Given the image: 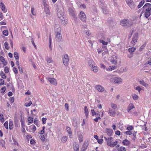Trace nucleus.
<instances>
[{
    "instance_id": "1",
    "label": "nucleus",
    "mask_w": 151,
    "mask_h": 151,
    "mask_svg": "<svg viewBox=\"0 0 151 151\" xmlns=\"http://www.w3.org/2000/svg\"><path fill=\"white\" fill-rule=\"evenodd\" d=\"M111 81L114 83L120 84L122 83V80L120 77H114L111 78Z\"/></svg>"
},
{
    "instance_id": "2",
    "label": "nucleus",
    "mask_w": 151,
    "mask_h": 151,
    "mask_svg": "<svg viewBox=\"0 0 151 151\" xmlns=\"http://www.w3.org/2000/svg\"><path fill=\"white\" fill-rule=\"evenodd\" d=\"M120 24L123 26L129 27L132 24L130 23L127 19H124L121 20L120 22Z\"/></svg>"
},
{
    "instance_id": "3",
    "label": "nucleus",
    "mask_w": 151,
    "mask_h": 151,
    "mask_svg": "<svg viewBox=\"0 0 151 151\" xmlns=\"http://www.w3.org/2000/svg\"><path fill=\"white\" fill-rule=\"evenodd\" d=\"M69 56L68 55L66 54L63 55V64L65 66H67L68 65L69 61Z\"/></svg>"
},
{
    "instance_id": "4",
    "label": "nucleus",
    "mask_w": 151,
    "mask_h": 151,
    "mask_svg": "<svg viewBox=\"0 0 151 151\" xmlns=\"http://www.w3.org/2000/svg\"><path fill=\"white\" fill-rule=\"evenodd\" d=\"M80 19L83 22H86V16L85 14L82 11L80 12L79 15Z\"/></svg>"
},
{
    "instance_id": "5",
    "label": "nucleus",
    "mask_w": 151,
    "mask_h": 151,
    "mask_svg": "<svg viewBox=\"0 0 151 151\" xmlns=\"http://www.w3.org/2000/svg\"><path fill=\"white\" fill-rule=\"evenodd\" d=\"M138 34L137 33H135L132 37V41L131 42V43L133 45L135 44V43L137 42L138 40Z\"/></svg>"
},
{
    "instance_id": "6",
    "label": "nucleus",
    "mask_w": 151,
    "mask_h": 151,
    "mask_svg": "<svg viewBox=\"0 0 151 151\" xmlns=\"http://www.w3.org/2000/svg\"><path fill=\"white\" fill-rule=\"evenodd\" d=\"M58 16L60 19H62L65 17V15L64 14L63 9V10H60L58 9Z\"/></svg>"
},
{
    "instance_id": "7",
    "label": "nucleus",
    "mask_w": 151,
    "mask_h": 151,
    "mask_svg": "<svg viewBox=\"0 0 151 151\" xmlns=\"http://www.w3.org/2000/svg\"><path fill=\"white\" fill-rule=\"evenodd\" d=\"M78 137L80 142H81L83 141V134L82 132L79 131L77 133Z\"/></svg>"
},
{
    "instance_id": "8",
    "label": "nucleus",
    "mask_w": 151,
    "mask_h": 151,
    "mask_svg": "<svg viewBox=\"0 0 151 151\" xmlns=\"http://www.w3.org/2000/svg\"><path fill=\"white\" fill-rule=\"evenodd\" d=\"M110 61L112 64L116 65L117 64V57L116 56H113L111 57L109 60Z\"/></svg>"
},
{
    "instance_id": "9",
    "label": "nucleus",
    "mask_w": 151,
    "mask_h": 151,
    "mask_svg": "<svg viewBox=\"0 0 151 151\" xmlns=\"http://www.w3.org/2000/svg\"><path fill=\"white\" fill-rule=\"evenodd\" d=\"M36 128L33 124L29 126L28 128H26V130L29 132H34L36 130Z\"/></svg>"
},
{
    "instance_id": "10",
    "label": "nucleus",
    "mask_w": 151,
    "mask_h": 151,
    "mask_svg": "<svg viewBox=\"0 0 151 151\" xmlns=\"http://www.w3.org/2000/svg\"><path fill=\"white\" fill-rule=\"evenodd\" d=\"M61 27L59 24H56L54 26V30L55 33H61Z\"/></svg>"
},
{
    "instance_id": "11",
    "label": "nucleus",
    "mask_w": 151,
    "mask_h": 151,
    "mask_svg": "<svg viewBox=\"0 0 151 151\" xmlns=\"http://www.w3.org/2000/svg\"><path fill=\"white\" fill-rule=\"evenodd\" d=\"M145 17L147 18L151 15V8L145 9V12L144 14Z\"/></svg>"
},
{
    "instance_id": "12",
    "label": "nucleus",
    "mask_w": 151,
    "mask_h": 151,
    "mask_svg": "<svg viewBox=\"0 0 151 151\" xmlns=\"http://www.w3.org/2000/svg\"><path fill=\"white\" fill-rule=\"evenodd\" d=\"M48 81L52 84L56 86L57 84V81L54 78H47Z\"/></svg>"
},
{
    "instance_id": "13",
    "label": "nucleus",
    "mask_w": 151,
    "mask_h": 151,
    "mask_svg": "<svg viewBox=\"0 0 151 151\" xmlns=\"http://www.w3.org/2000/svg\"><path fill=\"white\" fill-rule=\"evenodd\" d=\"M56 39L58 42H60L62 39V36L61 33H55Z\"/></svg>"
},
{
    "instance_id": "14",
    "label": "nucleus",
    "mask_w": 151,
    "mask_h": 151,
    "mask_svg": "<svg viewBox=\"0 0 151 151\" xmlns=\"http://www.w3.org/2000/svg\"><path fill=\"white\" fill-rule=\"evenodd\" d=\"M104 139L106 141H107V145L110 146L111 143V140L113 139V138L112 137H110L107 138L104 137Z\"/></svg>"
},
{
    "instance_id": "15",
    "label": "nucleus",
    "mask_w": 151,
    "mask_h": 151,
    "mask_svg": "<svg viewBox=\"0 0 151 151\" xmlns=\"http://www.w3.org/2000/svg\"><path fill=\"white\" fill-rule=\"evenodd\" d=\"M0 7L2 11L5 13L7 11L6 9V8L5 5L2 3L1 2L0 3Z\"/></svg>"
},
{
    "instance_id": "16",
    "label": "nucleus",
    "mask_w": 151,
    "mask_h": 151,
    "mask_svg": "<svg viewBox=\"0 0 151 151\" xmlns=\"http://www.w3.org/2000/svg\"><path fill=\"white\" fill-rule=\"evenodd\" d=\"M0 60L3 63V66L6 65L7 64V62L5 60L4 57L2 56L0 57Z\"/></svg>"
},
{
    "instance_id": "17",
    "label": "nucleus",
    "mask_w": 151,
    "mask_h": 151,
    "mask_svg": "<svg viewBox=\"0 0 151 151\" xmlns=\"http://www.w3.org/2000/svg\"><path fill=\"white\" fill-rule=\"evenodd\" d=\"M13 121L11 119L9 120V129H12L13 128Z\"/></svg>"
},
{
    "instance_id": "18",
    "label": "nucleus",
    "mask_w": 151,
    "mask_h": 151,
    "mask_svg": "<svg viewBox=\"0 0 151 151\" xmlns=\"http://www.w3.org/2000/svg\"><path fill=\"white\" fill-rule=\"evenodd\" d=\"M134 108V106L133 104L130 103L129 104L127 108V111L129 112L132 109Z\"/></svg>"
},
{
    "instance_id": "19",
    "label": "nucleus",
    "mask_w": 151,
    "mask_h": 151,
    "mask_svg": "<svg viewBox=\"0 0 151 151\" xmlns=\"http://www.w3.org/2000/svg\"><path fill=\"white\" fill-rule=\"evenodd\" d=\"M88 65L91 68L92 67H93L95 65V64L93 60H90L88 61Z\"/></svg>"
},
{
    "instance_id": "20",
    "label": "nucleus",
    "mask_w": 151,
    "mask_h": 151,
    "mask_svg": "<svg viewBox=\"0 0 151 151\" xmlns=\"http://www.w3.org/2000/svg\"><path fill=\"white\" fill-rule=\"evenodd\" d=\"M96 88L97 90L99 92H102L103 90V87L100 85L96 86Z\"/></svg>"
},
{
    "instance_id": "21",
    "label": "nucleus",
    "mask_w": 151,
    "mask_h": 151,
    "mask_svg": "<svg viewBox=\"0 0 151 151\" xmlns=\"http://www.w3.org/2000/svg\"><path fill=\"white\" fill-rule=\"evenodd\" d=\"M44 11L46 14L47 15H49L50 13V9L48 6L44 7Z\"/></svg>"
},
{
    "instance_id": "22",
    "label": "nucleus",
    "mask_w": 151,
    "mask_h": 151,
    "mask_svg": "<svg viewBox=\"0 0 151 151\" xmlns=\"http://www.w3.org/2000/svg\"><path fill=\"white\" fill-rule=\"evenodd\" d=\"M112 132L113 131L111 129H106V133L109 136H110L111 135Z\"/></svg>"
},
{
    "instance_id": "23",
    "label": "nucleus",
    "mask_w": 151,
    "mask_h": 151,
    "mask_svg": "<svg viewBox=\"0 0 151 151\" xmlns=\"http://www.w3.org/2000/svg\"><path fill=\"white\" fill-rule=\"evenodd\" d=\"M88 146V142H84L82 146V149H83L86 150Z\"/></svg>"
},
{
    "instance_id": "24",
    "label": "nucleus",
    "mask_w": 151,
    "mask_h": 151,
    "mask_svg": "<svg viewBox=\"0 0 151 151\" xmlns=\"http://www.w3.org/2000/svg\"><path fill=\"white\" fill-rule=\"evenodd\" d=\"M68 12L70 15L74 17L75 15V13L74 12L73 9L71 8H70L68 9Z\"/></svg>"
},
{
    "instance_id": "25",
    "label": "nucleus",
    "mask_w": 151,
    "mask_h": 151,
    "mask_svg": "<svg viewBox=\"0 0 151 151\" xmlns=\"http://www.w3.org/2000/svg\"><path fill=\"white\" fill-rule=\"evenodd\" d=\"M122 143L124 145L128 146L130 144V141L127 139L124 140L122 142Z\"/></svg>"
},
{
    "instance_id": "26",
    "label": "nucleus",
    "mask_w": 151,
    "mask_h": 151,
    "mask_svg": "<svg viewBox=\"0 0 151 151\" xmlns=\"http://www.w3.org/2000/svg\"><path fill=\"white\" fill-rule=\"evenodd\" d=\"M136 48L134 47H130L128 49V51L130 54L132 53L136 50Z\"/></svg>"
},
{
    "instance_id": "27",
    "label": "nucleus",
    "mask_w": 151,
    "mask_h": 151,
    "mask_svg": "<svg viewBox=\"0 0 151 151\" xmlns=\"http://www.w3.org/2000/svg\"><path fill=\"white\" fill-rule=\"evenodd\" d=\"M61 20V22L63 25H65L67 23V19L65 17H64Z\"/></svg>"
},
{
    "instance_id": "28",
    "label": "nucleus",
    "mask_w": 151,
    "mask_h": 151,
    "mask_svg": "<svg viewBox=\"0 0 151 151\" xmlns=\"http://www.w3.org/2000/svg\"><path fill=\"white\" fill-rule=\"evenodd\" d=\"M33 118L29 116L28 118V123L27 125H29L30 124H32L33 122Z\"/></svg>"
},
{
    "instance_id": "29",
    "label": "nucleus",
    "mask_w": 151,
    "mask_h": 151,
    "mask_svg": "<svg viewBox=\"0 0 151 151\" xmlns=\"http://www.w3.org/2000/svg\"><path fill=\"white\" fill-rule=\"evenodd\" d=\"M108 113L109 114L110 116H114L115 114V111L109 109L108 111Z\"/></svg>"
},
{
    "instance_id": "30",
    "label": "nucleus",
    "mask_w": 151,
    "mask_h": 151,
    "mask_svg": "<svg viewBox=\"0 0 151 151\" xmlns=\"http://www.w3.org/2000/svg\"><path fill=\"white\" fill-rule=\"evenodd\" d=\"M128 4L129 5V6L131 9H134L135 6V5L133 1H132V2L130 3H129Z\"/></svg>"
},
{
    "instance_id": "31",
    "label": "nucleus",
    "mask_w": 151,
    "mask_h": 151,
    "mask_svg": "<svg viewBox=\"0 0 151 151\" xmlns=\"http://www.w3.org/2000/svg\"><path fill=\"white\" fill-rule=\"evenodd\" d=\"M151 4L150 3H147L146 4L143 6V9H148L149 8H151L150 7L151 6Z\"/></svg>"
},
{
    "instance_id": "32",
    "label": "nucleus",
    "mask_w": 151,
    "mask_h": 151,
    "mask_svg": "<svg viewBox=\"0 0 151 151\" xmlns=\"http://www.w3.org/2000/svg\"><path fill=\"white\" fill-rule=\"evenodd\" d=\"M73 148L75 151H78L79 146L78 144H74L73 145Z\"/></svg>"
},
{
    "instance_id": "33",
    "label": "nucleus",
    "mask_w": 151,
    "mask_h": 151,
    "mask_svg": "<svg viewBox=\"0 0 151 151\" xmlns=\"http://www.w3.org/2000/svg\"><path fill=\"white\" fill-rule=\"evenodd\" d=\"M84 111L86 117H87L88 115V111L87 106H85L84 107Z\"/></svg>"
},
{
    "instance_id": "34",
    "label": "nucleus",
    "mask_w": 151,
    "mask_h": 151,
    "mask_svg": "<svg viewBox=\"0 0 151 151\" xmlns=\"http://www.w3.org/2000/svg\"><path fill=\"white\" fill-rule=\"evenodd\" d=\"M68 138V137L67 136L63 137L61 139V141L63 143H65L67 141Z\"/></svg>"
},
{
    "instance_id": "35",
    "label": "nucleus",
    "mask_w": 151,
    "mask_h": 151,
    "mask_svg": "<svg viewBox=\"0 0 151 151\" xmlns=\"http://www.w3.org/2000/svg\"><path fill=\"white\" fill-rule=\"evenodd\" d=\"M92 70L94 72H97L98 70L97 66L95 65H93V67H91Z\"/></svg>"
},
{
    "instance_id": "36",
    "label": "nucleus",
    "mask_w": 151,
    "mask_h": 151,
    "mask_svg": "<svg viewBox=\"0 0 151 151\" xmlns=\"http://www.w3.org/2000/svg\"><path fill=\"white\" fill-rule=\"evenodd\" d=\"M118 143V141H116L114 142L111 143L110 146L111 147H114L116 146L117 144Z\"/></svg>"
},
{
    "instance_id": "37",
    "label": "nucleus",
    "mask_w": 151,
    "mask_h": 151,
    "mask_svg": "<svg viewBox=\"0 0 151 151\" xmlns=\"http://www.w3.org/2000/svg\"><path fill=\"white\" fill-rule=\"evenodd\" d=\"M73 124V126L75 127L77 125V121L76 118H74L73 120L72 121Z\"/></svg>"
},
{
    "instance_id": "38",
    "label": "nucleus",
    "mask_w": 151,
    "mask_h": 151,
    "mask_svg": "<svg viewBox=\"0 0 151 151\" xmlns=\"http://www.w3.org/2000/svg\"><path fill=\"white\" fill-rule=\"evenodd\" d=\"M145 1L144 0L142 1L138 5L137 7L138 8H140L145 3Z\"/></svg>"
},
{
    "instance_id": "39",
    "label": "nucleus",
    "mask_w": 151,
    "mask_h": 151,
    "mask_svg": "<svg viewBox=\"0 0 151 151\" xmlns=\"http://www.w3.org/2000/svg\"><path fill=\"white\" fill-rule=\"evenodd\" d=\"M139 82L140 84L145 87H147L148 86V84L145 83L143 81H140Z\"/></svg>"
},
{
    "instance_id": "40",
    "label": "nucleus",
    "mask_w": 151,
    "mask_h": 151,
    "mask_svg": "<svg viewBox=\"0 0 151 151\" xmlns=\"http://www.w3.org/2000/svg\"><path fill=\"white\" fill-rule=\"evenodd\" d=\"M31 13L33 15H36V12L35 11V9L33 7H31Z\"/></svg>"
},
{
    "instance_id": "41",
    "label": "nucleus",
    "mask_w": 151,
    "mask_h": 151,
    "mask_svg": "<svg viewBox=\"0 0 151 151\" xmlns=\"http://www.w3.org/2000/svg\"><path fill=\"white\" fill-rule=\"evenodd\" d=\"M118 150L119 151H126V150L125 147H120L118 148Z\"/></svg>"
},
{
    "instance_id": "42",
    "label": "nucleus",
    "mask_w": 151,
    "mask_h": 151,
    "mask_svg": "<svg viewBox=\"0 0 151 151\" xmlns=\"http://www.w3.org/2000/svg\"><path fill=\"white\" fill-rule=\"evenodd\" d=\"M0 75L2 78L3 79L6 78V76L3 71H1L0 73Z\"/></svg>"
},
{
    "instance_id": "43",
    "label": "nucleus",
    "mask_w": 151,
    "mask_h": 151,
    "mask_svg": "<svg viewBox=\"0 0 151 151\" xmlns=\"http://www.w3.org/2000/svg\"><path fill=\"white\" fill-rule=\"evenodd\" d=\"M14 57L16 60H17L19 59V55L18 53L17 52H15L14 53Z\"/></svg>"
},
{
    "instance_id": "44",
    "label": "nucleus",
    "mask_w": 151,
    "mask_h": 151,
    "mask_svg": "<svg viewBox=\"0 0 151 151\" xmlns=\"http://www.w3.org/2000/svg\"><path fill=\"white\" fill-rule=\"evenodd\" d=\"M0 121L1 122H3L4 121V116L1 114H0Z\"/></svg>"
},
{
    "instance_id": "45",
    "label": "nucleus",
    "mask_w": 151,
    "mask_h": 151,
    "mask_svg": "<svg viewBox=\"0 0 151 151\" xmlns=\"http://www.w3.org/2000/svg\"><path fill=\"white\" fill-rule=\"evenodd\" d=\"M66 129L67 131L68 134L72 133L71 129L69 127H68V126H66Z\"/></svg>"
},
{
    "instance_id": "46",
    "label": "nucleus",
    "mask_w": 151,
    "mask_h": 151,
    "mask_svg": "<svg viewBox=\"0 0 151 151\" xmlns=\"http://www.w3.org/2000/svg\"><path fill=\"white\" fill-rule=\"evenodd\" d=\"M9 32L7 30H5L3 32V34L5 36H7Z\"/></svg>"
},
{
    "instance_id": "47",
    "label": "nucleus",
    "mask_w": 151,
    "mask_h": 151,
    "mask_svg": "<svg viewBox=\"0 0 151 151\" xmlns=\"http://www.w3.org/2000/svg\"><path fill=\"white\" fill-rule=\"evenodd\" d=\"M34 123L37 126H38V125H39V122L38 121V120L37 119V118H35L34 119Z\"/></svg>"
},
{
    "instance_id": "48",
    "label": "nucleus",
    "mask_w": 151,
    "mask_h": 151,
    "mask_svg": "<svg viewBox=\"0 0 151 151\" xmlns=\"http://www.w3.org/2000/svg\"><path fill=\"white\" fill-rule=\"evenodd\" d=\"M91 112L92 115L93 116H94L96 115V116H97L98 115V114L96 113L94 109H91Z\"/></svg>"
},
{
    "instance_id": "49",
    "label": "nucleus",
    "mask_w": 151,
    "mask_h": 151,
    "mask_svg": "<svg viewBox=\"0 0 151 151\" xmlns=\"http://www.w3.org/2000/svg\"><path fill=\"white\" fill-rule=\"evenodd\" d=\"M132 98L133 99L135 100H137L138 99V96L136 94H134L132 96Z\"/></svg>"
},
{
    "instance_id": "50",
    "label": "nucleus",
    "mask_w": 151,
    "mask_h": 151,
    "mask_svg": "<svg viewBox=\"0 0 151 151\" xmlns=\"http://www.w3.org/2000/svg\"><path fill=\"white\" fill-rule=\"evenodd\" d=\"M106 41H104V45H107L108 42H110V39L109 38H108Z\"/></svg>"
},
{
    "instance_id": "51",
    "label": "nucleus",
    "mask_w": 151,
    "mask_h": 151,
    "mask_svg": "<svg viewBox=\"0 0 151 151\" xmlns=\"http://www.w3.org/2000/svg\"><path fill=\"white\" fill-rule=\"evenodd\" d=\"M42 4L44 6V8L48 6L45 0L43 1Z\"/></svg>"
},
{
    "instance_id": "52",
    "label": "nucleus",
    "mask_w": 151,
    "mask_h": 151,
    "mask_svg": "<svg viewBox=\"0 0 151 151\" xmlns=\"http://www.w3.org/2000/svg\"><path fill=\"white\" fill-rule=\"evenodd\" d=\"M21 124L22 127H24L25 126V123L24 120L22 118L21 120Z\"/></svg>"
},
{
    "instance_id": "53",
    "label": "nucleus",
    "mask_w": 151,
    "mask_h": 151,
    "mask_svg": "<svg viewBox=\"0 0 151 151\" xmlns=\"http://www.w3.org/2000/svg\"><path fill=\"white\" fill-rule=\"evenodd\" d=\"M47 62L49 63H51L53 62V61L52 60V59L51 58H48L47 59Z\"/></svg>"
},
{
    "instance_id": "54",
    "label": "nucleus",
    "mask_w": 151,
    "mask_h": 151,
    "mask_svg": "<svg viewBox=\"0 0 151 151\" xmlns=\"http://www.w3.org/2000/svg\"><path fill=\"white\" fill-rule=\"evenodd\" d=\"M116 66H110L109 67V69L110 70H112L116 68Z\"/></svg>"
},
{
    "instance_id": "55",
    "label": "nucleus",
    "mask_w": 151,
    "mask_h": 151,
    "mask_svg": "<svg viewBox=\"0 0 151 151\" xmlns=\"http://www.w3.org/2000/svg\"><path fill=\"white\" fill-rule=\"evenodd\" d=\"M13 141L14 142V144L15 145H17L18 147H19L20 146L19 144L17 142V141L15 139H13Z\"/></svg>"
},
{
    "instance_id": "56",
    "label": "nucleus",
    "mask_w": 151,
    "mask_h": 151,
    "mask_svg": "<svg viewBox=\"0 0 151 151\" xmlns=\"http://www.w3.org/2000/svg\"><path fill=\"white\" fill-rule=\"evenodd\" d=\"M4 46L6 49L8 50L9 49V44L7 42H4Z\"/></svg>"
},
{
    "instance_id": "57",
    "label": "nucleus",
    "mask_w": 151,
    "mask_h": 151,
    "mask_svg": "<svg viewBox=\"0 0 151 151\" xmlns=\"http://www.w3.org/2000/svg\"><path fill=\"white\" fill-rule=\"evenodd\" d=\"M9 68L8 67L6 66L5 67L4 69V72L6 73H8L9 72Z\"/></svg>"
},
{
    "instance_id": "58",
    "label": "nucleus",
    "mask_w": 151,
    "mask_h": 151,
    "mask_svg": "<svg viewBox=\"0 0 151 151\" xmlns=\"http://www.w3.org/2000/svg\"><path fill=\"white\" fill-rule=\"evenodd\" d=\"M32 104V102L31 101H30L29 103H25L24 105L26 107H28L30 106Z\"/></svg>"
},
{
    "instance_id": "59",
    "label": "nucleus",
    "mask_w": 151,
    "mask_h": 151,
    "mask_svg": "<svg viewBox=\"0 0 151 151\" xmlns=\"http://www.w3.org/2000/svg\"><path fill=\"white\" fill-rule=\"evenodd\" d=\"M4 126L7 129H8V122L7 121H6L4 124Z\"/></svg>"
},
{
    "instance_id": "60",
    "label": "nucleus",
    "mask_w": 151,
    "mask_h": 151,
    "mask_svg": "<svg viewBox=\"0 0 151 151\" xmlns=\"http://www.w3.org/2000/svg\"><path fill=\"white\" fill-rule=\"evenodd\" d=\"M6 90V87L5 86L3 87L1 89V92L2 93H4Z\"/></svg>"
},
{
    "instance_id": "61",
    "label": "nucleus",
    "mask_w": 151,
    "mask_h": 151,
    "mask_svg": "<svg viewBox=\"0 0 151 151\" xmlns=\"http://www.w3.org/2000/svg\"><path fill=\"white\" fill-rule=\"evenodd\" d=\"M111 106L112 108L114 109H115L117 108V105L114 104L112 103L111 104Z\"/></svg>"
},
{
    "instance_id": "62",
    "label": "nucleus",
    "mask_w": 151,
    "mask_h": 151,
    "mask_svg": "<svg viewBox=\"0 0 151 151\" xmlns=\"http://www.w3.org/2000/svg\"><path fill=\"white\" fill-rule=\"evenodd\" d=\"M6 22L4 20L0 22V25H6Z\"/></svg>"
},
{
    "instance_id": "63",
    "label": "nucleus",
    "mask_w": 151,
    "mask_h": 151,
    "mask_svg": "<svg viewBox=\"0 0 151 151\" xmlns=\"http://www.w3.org/2000/svg\"><path fill=\"white\" fill-rule=\"evenodd\" d=\"M4 82L3 79H0V86H2L4 84Z\"/></svg>"
},
{
    "instance_id": "64",
    "label": "nucleus",
    "mask_w": 151,
    "mask_h": 151,
    "mask_svg": "<svg viewBox=\"0 0 151 151\" xmlns=\"http://www.w3.org/2000/svg\"><path fill=\"white\" fill-rule=\"evenodd\" d=\"M145 45H146L145 44L142 45L140 48L139 49V51H142V49H143L145 47Z\"/></svg>"
}]
</instances>
